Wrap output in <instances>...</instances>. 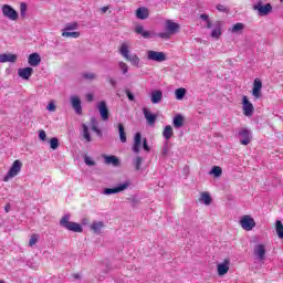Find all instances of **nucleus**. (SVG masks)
Masks as SVG:
<instances>
[{
    "mask_svg": "<svg viewBox=\"0 0 283 283\" xmlns=\"http://www.w3.org/2000/svg\"><path fill=\"white\" fill-rule=\"evenodd\" d=\"M92 123H96V120L92 119ZM92 130L96 133L98 130V126H96V124H93L92 125Z\"/></svg>",
    "mask_w": 283,
    "mask_h": 283,
    "instance_id": "5fc2aeb1",
    "label": "nucleus"
},
{
    "mask_svg": "<svg viewBox=\"0 0 283 283\" xmlns=\"http://www.w3.org/2000/svg\"><path fill=\"white\" fill-rule=\"evenodd\" d=\"M103 229H105V223L103 221H93L91 224V231H93L95 235H101Z\"/></svg>",
    "mask_w": 283,
    "mask_h": 283,
    "instance_id": "a211bd4d",
    "label": "nucleus"
},
{
    "mask_svg": "<svg viewBox=\"0 0 283 283\" xmlns=\"http://www.w3.org/2000/svg\"><path fill=\"white\" fill-rule=\"evenodd\" d=\"M97 109L102 120H109V109L107 108V103H105V101L97 103Z\"/></svg>",
    "mask_w": 283,
    "mask_h": 283,
    "instance_id": "4468645a",
    "label": "nucleus"
},
{
    "mask_svg": "<svg viewBox=\"0 0 283 283\" xmlns=\"http://www.w3.org/2000/svg\"><path fill=\"white\" fill-rule=\"evenodd\" d=\"M46 109L49 112H56V105H54V102L49 103V105L46 106Z\"/></svg>",
    "mask_w": 283,
    "mask_h": 283,
    "instance_id": "de8ad7c7",
    "label": "nucleus"
},
{
    "mask_svg": "<svg viewBox=\"0 0 283 283\" xmlns=\"http://www.w3.org/2000/svg\"><path fill=\"white\" fill-rule=\"evenodd\" d=\"M199 200H200V202H202L206 206L211 205V196L209 195V192L201 193V197Z\"/></svg>",
    "mask_w": 283,
    "mask_h": 283,
    "instance_id": "72a5a7b5",
    "label": "nucleus"
},
{
    "mask_svg": "<svg viewBox=\"0 0 283 283\" xmlns=\"http://www.w3.org/2000/svg\"><path fill=\"white\" fill-rule=\"evenodd\" d=\"M238 136L240 138L241 145H249V143H251V139L253 138L251 129L249 128H241L238 133Z\"/></svg>",
    "mask_w": 283,
    "mask_h": 283,
    "instance_id": "9b49d317",
    "label": "nucleus"
},
{
    "mask_svg": "<svg viewBox=\"0 0 283 283\" xmlns=\"http://www.w3.org/2000/svg\"><path fill=\"white\" fill-rule=\"evenodd\" d=\"M146 54L148 61H155L156 63H163L167 61V54H165V52L148 50Z\"/></svg>",
    "mask_w": 283,
    "mask_h": 283,
    "instance_id": "423d86ee",
    "label": "nucleus"
},
{
    "mask_svg": "<svg viewBox=\"0 0 283 283\" xmlns=\"http://www.w3.org/2000/svg\"><path fill=\"white\" fill-rule=\"evenodd\" d=\"M275 229L279 238L282 240L283 239V224L281 220H276L275 222Z\"/></svg>",
    "mask_w": 283,
    "mask_h": 283,
    "instance_id": "f704fd0d",
    "label": "nucleus"
},
{
    "mask_svg": "<svg viewBox=\"0 0 283 283\" xmlns=\"http://www.w3.org/2000/svg\"><path fill=\"white\" fill-rule=\"evenodd\" d=\"M23 167V163L21 160L13 161L11 168L9 169L8 174L3 177V182H9L12 178H17L19 174H21V168Z\"/></svg>",
    "mask_w": 283,
    "mask_h": 283,
    "instance_id": "7ed1b4c3",
    "label": "nucleus"
},
{
    "mask_svg": "<svg viewBox=\"0 0 283 283\" xmlns=\"http://www.w3.org/2000/svg\"><path fill=\"white\" fill-rule=\"evenodd\" d=\"M129 187H132V181L130 180H126L124 182L117 184L113 188L104 189L103 193H104V196H112L114 193H120L123 191H126V189H129Z\"/></svg>",
    "mask_w": 283,
    "mask_h": 283,
    "instance_id": "20e7f679",
    "label": "nucleus"
},
{
    "mask_svg": "<svg viewBox=\"0 0 283 283\" xmlns=\"http://www.w3.org/2000/svg\"><path fill=\"white\" fill-rule=\"evenodd\" d=\"M70 30H76V24H67L64 31L70 32Z\"/></svg>",
    "mask_w": 283,
    "mask_h": 283,
    "instance_id": "3c124183",
    "label": "nucleus"
},
{
    "mask_svg": "<svg viewBox=\"0 0 283 283\" xmlns=\"http://www.w3.org/2000/svg\"><path fill=\"white\" fill-rule=\"evenodd\" d=\"M218 275H227L229 273V261H224L217 266Z\"/></svg>",
    "mask_w": 283,
    "mask_h": 283,
    "instance_id": "a878e982",
    "label": "nucleus"
},
{
    "mask_svg": "<svg viewBox=\"0 0 283 283\" xmlns=\"http://www.w3.org/2000/svg\"><path fill=\"white\" fill-rule=\"evenodd\" d=\"M161 155L164 157L169 156V144L167 142L165 143V145H164V147L161 149Z\"/></svg>",
    "mask_w": 283,
    "mask_h": 283,
    "instance_id": "37998d69",
    "label": "nucleus"
},
{
    "mask_svg": "<svg viewBox=\"0 0 283 283\" xmlns=\"http://www.w3.org/2000/svg\"><path fill=\"white\" fill-rule=\"evenodd\" d=\"M200 19H202V21L207 22V21H209V15L203 13L200 15Z\"/></svg>",
    "mask_w": 283,
    "mask_h": 283,
    "instance_id": "6e6d98bb",
    "label": "nucleus"
},
{
    "mask_svg": "<svg viewBox=\"0 0 283 283\" xmlns=\"http://www.w3.org/2000/svg\"><path fill=\"white\" fill-rule=\"evenodd\" d=\"M143 148H144L145 151H151V148L147 144V138L143 139Z\"/></svg>",
    "mask_w": 283,
    "mask_h": 283,
    "instance_id": "09e8293b",
    "label": "nucleus"
},
{
    "mask_svg": "<svg viewBox=\"0 0 283 283\" xmlns=\"http://www.w3.org/2000/svg\"><path fill=\"white\" fill-rule=\"evenodd\" d=\"M95 134H97V136L101 138L103 136V130H101V128H97V130H95Z\"/></svg>",
    "mask_w": 283,
    "mask_h": 283,
    "instance_id": "4d7b16f0",
    "label": "nucleus"
},
{
    "mask_svg": "<svg viewBox=\"0 0 283 283\" xmlns=\"http://www.w3.org/2000/svg\"><path fill=\"white\" fill-rule=\"evenodd\" d=\"M17 54L3 53L0 54V63H17Z\"/></svg>",
    "mask_w": 283,
    "mask_h": 283,
    "instance_id": "aec40b11",
    "label": "nucleus"
},
{
    "mask_svg": "<svg viewBox=\"0 0 283 283\" xmlns=\"http://www.w3.org/2000/svg\"><path fill=\"white\" fill-rule=\"evenodd\" d=\"M209 175L214 176V178H220V176H222V168H220V166H213Z\"/></svg>",
    "mask_w": 283,
    "mask_h": 283,
    "instance_id": "473e14b6",
    "label": "nucleus"
},
{
    "mask_svg": "<svg viewBox=\"0 0 283 283\" xmlns=\"http://www.w3.org/2000/svg\"><path fill=\"white\" fill-rule=\"evenodd\" d=\"M143 114H144V118H146V123L147 125H149V127H154V125H156V120L158 118V115L149 112V108L144 107L142 109Z\"/></svg>",
    "mask_w": 283,
    "mask_h": 283,
    "instance_id": "f8f14e48",
    "label": "nucleus"
},
{
    "mask_svg": "<svg viewBox=\"0 0 283 283\" xmlns=\"http://www.w3.org/2000/svg\"><path fill=\"white\" fill-rule=\"evenodd\" d=\"M28 63L31 67H38L41 64V55L39 53H31L28 57Z\"/></svg>",
    "mask_w": 283,
    "mask_h": 283,
    "instance_id": "412c9836",
    "label": "nucleus"
},
{
    "mask_svg": "<svg viewBox=\"0 0 283 283\" xmlns=\"http://www.w3.org/2000/svg\"><path fill=\"white\" fill-rule=\"evenodd\" d=\"M175 96L177 101H182L187 96V88L180 87L175 91Z\"/></svg>",
    "mask_w": 283,
    "mask_h": 283,
    "instance_id": "7c9ffc66",
    "label": "nucleus"
},
{
    "mask_svg": "<svg viewBox=\"0 0 283 283\" xmlns=\"http://www.w3.org/2000/svg\"><path fill=\"white\" fill-rule=\"evenodd\" d=\"M136 17L140 19L142 21H145V19H149V9L145 7H140L136 10Z\"/></svg>",
    "mask_w": 283,
    "mask_h": 283,
    "instance_id": "393cba45",
    "label": "nucleus"
},
{
    "mask_svg": "<svg viewBox=\"0 0 283 283\" xmlns=\"http://www.w3.org/2000/svg\"><path fill=\"white\" fill-rule=\"evenodd\" d=\"M143 145V135L140 133H136L134 136L133 151L134 154H140V147Z\"/></svg>",
    "mask_w": 283,
    "mask_h": 283,
    "instance_id": "f3484780",
    "label": "nucleus"
},
{
    "mask_svg": "<svg viewBox=\"0 0 283 283\" xmlns=\"http://www.w3.org/2000/svg\"><path fill=\"white\" fill-rule=\"evenodd\" d=\"M2 14L6 19H9V21H17V19H19V12L10 4L2 6Z\"/></svg>",
    "mask_w": 283,
    "mask_h": 283,
    "instance_id": "0eeeda50",
    "label": "nucleus"
},
{
    "mask_svg": "<svg viewBox=\"0 0 283 283\" xmlns=\"http://www.w3.org/2000/svg\"><path fill=\"white\" fill-rule=\"evenodd\" d=\"M253 10H256L260 17H266V14L273 11V7L271 6V3H266L265 6H263L262 1H259L253 4Z\"/></svg>",
    "mask_w": 283,
    "mask_h": 283,
    "instance_id": "1a4fd4ad",
    "label": "nucleus"
},
{
    "mask_svg": "<svg viewBox=\"0 0 283 283\" xmlns=\"http://www.w3.org/2000/svg\"><path fill=\"white\" fill-rule=\"evenodd\" d=\"M157 36H159V39H170L171 33L169 31L160 32V33L157 34Z\"/></svg>",
    "mask_w": 283,
    "mask_h": 283,
    "instance_id": "a18cd8bd",
    "label": "nucleus"
},
{
    "mask_svg": "<svg viewBox=\"0 0 283 283\" xmlns=\"http://www.w3.org/2000/svg\"><path fill=\"white\" fill-rule=\"evenodd\" d=\"M281 1H283V0H281Z\"/></svg>",
    "mask_w": 283,
    "mask_h": 283,
    "instance_id": "69168bd1",
    "label": "nucleus"
},
{
    "mask_svg": "<svg viewBox=\"0 0 283 283\" xmlns=\"http://www.w3.org/2000/svg\"><path fill=\"white\" fill-rule=\"evenodd\" d=\"M82 136L86 143H92V135L90 134V127L86 124H82Z\"/></svg>",
    "mask_w": 283,
    "mask_h": 283,
    "instance_id": "cd10ccee",
    "label": "nucleus"
},
{
    "mask_svg": "<svg viewBox=\"0 0 283 283\" xmlns=\"http://www.w3.org/2000/svg\"><path fill=\"white\" fill-rule=\"evenodd\" d=\"M27 13H28V4H25V2H21V4H20L21 17H25Z\"/></svg>",
    "mask_w": 283,
    "mask_h": 283,
    "instance_id": "ea45409f",
    "label": "nucleus"
},
{
    "mask_svg": "<svg viewBox=\"0 0 283 283\" xmlns=\"http://www.w3.org/2000/svg\"><path fill=\"white\" fill-rule=\"evenodd\" d=\"M134 165L137 169V171L140 169V166L143 165V157L138 156L134 159Z\"/></svg>",
    "mask_w": 283,
    "mask_h": 283,
    "instance_id": "a19ab883",
    "label": "nucleus"
},
{
    "mask_svg": "<svg viewBox=\"0 0 283 283\" xmlns=\"http://www.w3.org/2000/svg\"><path fill=\"white\" fill-rule=\"evenodd\" d=\"M242 30H244V24L237 23L232 27L231 32L235 34L238 32H242Z\"/></svg>",
    "mask_w": 283,
    "mask_h": 283,
    "instance_id": "e433bc0d",
    "label": "nucleus"
},
{
    "mask_svg": "<svg viewBox=\"0 0 283 283\" xmlns=\"http://www.w3.org/2000/svg\"><path fill=\"white\" fill-rule=\"evenodd\" d=\"M119 54L126 60L129 61L134 67H140V57L136 54H129V43L123 42L119 46Z\"/></svg>",
    "mask_w": 283,
    "mask_h": 283,
    "instance_id": "f257e3e1",
    "label": "nucleus"
},
{
    "mask_svg": "<svg viewBox=\"0 0 283 283\" xmlns=\"http://www.w3.org/2000/svg\"><path fill=\"white\" fill-rule=\"evenodd\" d=\"M73 277H74L75 280H78V279L81 277V275L74 274Z\"/></svg>",
    "mask_w": 283,
    "mask_h": 283,
    "instance_id": "e2e57ef3",
    "label": "nucleus"
},
{
    "mask_svg": "<svg viewBox=\"0 0 283 283\" xmlns=\"http://www.w3.org/2000/svg\"><path fill=\"white\" fill-rule=\"evenodd\" d=\"M83 78H86L87 81H93V78H96V75L94 73H84Z\"/></svg>",
    "mask_w": 283,
    "mask_h": 283,
    "instance_id": "49530a36",
    "label": "nucleus"
},
{
    "mask_svg": "<svg viewBox=\"0 0 283 283\" xmlns=\"http://www.w3.org/2000/svg\"><path fill=\"white\" fill-rule=\"evenodd\" d=\"M62 36L65 39H78L81 36V32L78 31H62Z\"/></svg>",
    "mask_w": 283,
    "mask_h": 283,
    "instance_id": "c85d7f7f",
    "label": "nucleus"
},
{
    "mask_svg": "<svg viewBox=\"0 0 283 283\" xmlns=\"http://www.w3.org/2000/svg\"><path fill=\"white\" fill-rule=\"evenodd\" d=\"M239 224L243 231H253L255 229V219L249 214H244L240 218Z\"/></svg>",
    "mask_w": 283,
    "mask_h": 283,
    "instance_id": "39448f33",
    "label": "nucleus"
},
{
    "mask_svg": "<svg viewBox=\"0 0 283 283\" xmlns=\"http://www.w3.org/2000/svg\"><path fill=\"white\" fill-rule=\"evenodd\" d=\"M166 30L171 34H176V32H178V30H180V25L171 20H167L166 21Z\"/></svg>",
    "mask_w": 283,
    "mask_h": 283,
    "instance_id": "b1692460",
    "label": "nucleus"
},
{
    "mask_svg": "<svg viewBox=\"0 0 283 283\" xmlns=\"http://www.w3.org/2000/svg\"><path fill=\"white\" fill-rule=\"evenodd\" d=\"M206 23H207V28H211V21L208 20Z\"/></svg>",
    "mask_w": 283,
    "mask_h": 283,
    "instance_id": "680f3d73",
    "label": "nucleus"
},
{
    "mask_svg": "<svg viewBox=\"0 0 283 283\" xmlns=\"http://www.w3.org/2000/svg\"><path fill=\"white\" fill-rule=\"evenodd\" d=\"M6 211L8 212V207H6Z\"/></svg>",
    "mask_w": 283,
    "mask_h": 283,
    "instance_id": "0e129e2a",
    "label": "nucleus"
},
{
    "mask_svg": "<svg viewBox=\"0 0 283 283\" xmlns=\"http://www.w3.org/2000/svg\"><path fill=\"white\" fill-rule=\"evenodd\" d=\"M163 136L166 140H170L171 139V136H174V128H171L170 125H167L165 128H164V132H163Z\"/></svg>",
    "mask_w": 283,
    "mask_h": 283,
    "instance_id": "2f4dec72",
    "label": "nucleus"
},
{
    "mask_svg": "<svg viewBox=\"0 0 283 283\" xmlns=\"http://www.w3.org/2000/svg\"><path fill=\"white\" fill-rule=\"evenodd\" d=\"M51 149H59V138L53 137L50 139Z\"/></svg>",
    "mask_w": 283,
    "mask_h": 283,
    "instance_id": "58836bf2",
    "label": "nucleus"
},
{
    "mask_svg": "<svg viewBox=\"0 0 283 283\" xmlns=\"http://www.w3.org/2000/svg\"><path fill=\"white\" fill-rule=\"evenodd\" d=\"M36 242H39V234H33V235L30 238L29 247H34V244H36Z\"/></svg>",
    "mask_w": 283,
    "mask_h": 283,
    "instance_id": "79ce46f5",
    "label": "nucleus"
},
{
    "mask_svg": "<svg viewBox=\"0 0 283 283\" xmlns=\"http://www.w3.org/2000/svg\"><path fill=\"white\" fill-rule=\"evenodd\" d=\"M135 32L136 34L143 36V39H154V36H156V33L154 31L145 30V27H143V24L135 25Z\"/></svg>",
    "mask_w": 283,
    "mask_h": 283,
    "instance_id": "ddd939ff",
    "label": "nucleus"
},
{
    "mask_svg": "<svg viewBox=\"0 0 283 283\" xmlns=\"http://www.w3.org/2000/svg\"><path fill=\"white\" fill-rule=\"evenodd\" d=\"M217 10H218L219 12H227V7H224L223 4H218V6H217Z\"/></svg>",
    "mask_w": 283,
    "mask_h": 283,
    "instance_id": "603ef678",
    "label": "nucleus"
},
{
    "mask_svg": "<svg viewBox=\"0 0 283 283\" xmlns=\"http://www.w3.org/2000/svg\"><path fill=\"white\" fill-rule=\"evenodd\" d=\"M212 39H220L222 36V29L220 27H217L211 32Z\"/></svg>",
    "mask_w": 283,
    "mask_h": 283,
    "instance_id": "c9c22d12",
    "label": "nucleus"
},
{
    "mask_svg": "<svg viewBox=\"0 0 283 283\" xmlns=\"http://www.w3.org/2000/svg\"><path fill=\"white\" fill-rule=\"evenodd\" d=\"M253 255L259 262H264L266 259V245L259 243L253 248Z\"/></svg>",
    "mask_w": 283,
    "mask_h": 283,
    "instance_id": "6e6552de",
    "label": "nucleus"
},
{
    "mask_svg": "<svg viewBox=\"0 0 283 283\" xmlns=\"http://www.w3.org/2000/svg\"><path fill=\"white\" fill-rule=\"evenodd\" d=\"M117 127L120 143H127V133H125V126L123 124H118Z\"/></svg>",
    "mask_w": 283,
    "mask_h": 283,
    "instance_id": "c756f323",
    "label": "nucleus"
},
{
    "mask_svg": "<svg viewBox=\"0 0 283 283\" xmlns=\"http://www.w3.org/2000/svg\"><path fill=\"white\" fill-rule=\"evenodd\" d=\"M86 101H88V103H92V101H94V95L91 93L86 94Z\"/></svg>",
    "mask_w": 283,
    "mask_h": 283,
    "instance_id": "864d4df0",
    "label": "nucleus"
},
{
    "mask_svg": "<svg viewBox=\"0 0 283 283\" xmlns=\"http://www.w3.org/2000/svg\"><path fill=\"white\" fill-rule=\"evenodd\" d=\"M60 224L67 231H73V233H83V227L80 223L71 222L70 214L63 216Z\"/></svg>",
    "mask_w": 283,
    "mask_h": 283,
    "instance_id": "f03ea898",
    "label": "nucleus"
},
{
    "mask_svg": "<svg viewBox=\"0 0 283 283\" xmlns=\"http://www.w3.org/2000/svg\"><path fill=\"white\" fill-rule=\"evenodd\" d=\"M71 105L77 115L83 114V106H81V98L76 95L71 96Z\"/></svg>",
    "mask_w": 283,
    "mask_h": 283,
    "instance_id": "dca6fc26",
    "label": "nucleus"
},
{
    "mask_svg": "<svg viewBox=\"0 0 283 283\" xmlns=\"http://www.w3.org/2000/svg\"><path fill=\"white\" fill-rule=\"evenodd\" d=\"M172 125L177 129H180L185 125V117L181 114H178L172 119Z\"/></svg>",
    "mask_w": 283,
    "mask_h": 283,
    "instance_id": "bb28decb",
    "label": "nucleus"
},
{
    "mask_svg": "<svg viewBox=\"0 0 283 283\" xmlns=\"http://www.w3.org/2000/svg\"><path fill=\"white\" fill-rule=\"evenodd\" d=\"M252 96L258 99L262 96V81L260 78H255L252 87Z\"/></svg>",
    "mask_w": 283,
    "mask_h": 283,
    "instance_id": "2eb2a0df",
    "label": "nucleus"
},
{
    "mask_svg": "<svg viewBox=\"0 0 283 283\" xmlns=\"http://www.w3.org/2000/svg\"><path fill=\"white\" fill-rule=\"evenodd\" d=\"M104 163L106 165H113V167H118V165H120V159H118V157L111 155H104Z\"/></svg>",
    "mask_w": 283,
    "mask_h": 283,
    "instance_id": "5701e85b",
    "label": "nucleus"
},
{
    "mask_svg": "<svg viewBox=\"0 0 283 283\" xmlns=\"http://www.w3.org/2000/svg\"><path fill=\"white\" fill-rule=\"evenodd\" d=\"M127 97H128V101H134V94L127 92Z\"/></svg>",
    "mask_w": 283,
    "mask_h": 283,
    "instance_id": "bf43d9fd",
    "label": "nucleus"
},
{
    "mask_svg": "<svg viewBox=\"0 0 283 283\" xmlns=\"http://www.w3.org/2000/svg\"><path fill=\"white\" fill-rule=\"evenodd\" d=\"M242 109H243L244 116H248V117L253 116V112H255V107L253 106V103L249 101V97L247 95L242 97Z\"/></svg>",
    "mask_w": 283,
    "mask_h": 283,
    "instance_id": "9d476101",
    "label": "nucleus"
},
{
    "mask_svg": "<svg viewBox=\"0 0 283 283\" xmlns=\"http://www.w3.org/2000/svg\"><path fill=\"white\" fill-rule=\"evenodd\" d=\"M150 101L153 105H158L163 101V91L155 90L150 93Z\"/></svg>",
    "mask_w": 283,
    "mask_h": 283,
    "instance_id": "4be33fe9",
    "label": "nucleus"
},
{
    "mask_svg": "<svg viewBox=\"0 0 283 283\" xmlns=\"http://www.w3.org/2000/svg\"><path fill=\"white\" fill-rule=\"evenodd\" d=\"M109 83H111L112 87H116V80L109 78Z\"/></svg>",
    "mask_w": 283,
    "mask_h": 283,
    "instance_id": "13d9d810",
    "label": "nucleus"
},
{
    "mask_svg": "<svg viewBox=\"0 0 283 283\" xmlns=\"http://www.w3.org/2000/svg\"><path fill=\"white\" fill-rule=\"evenodd\" d=\"M33 72H34V70L30 66L19 69L18 76H20V78H23L24 81H28L30 78V76H32Z\"/></svg>",
    "mask_w": 283,
    "mask_h": 283,
    "instance_id": "6ab92c4d",
    "label": "nucleus"
},
{
    "mask_svg": "<svg viewBox=\"0 0 283 283\" xmlns=\"http://www.w3.org/2000/svg\"><path fill=\"white\" fill-rule=\"evenodd\" d=\"M107 10H109V7H103L102 8V12H107Z\"/></svg>",
    "mask_w": 283,
    "mask_h": 283,
    "instance_id": "052dcab7",
    "label": "nucleus"
},
{
    "mask_svg": "<svg viewBox=\"0 0 283 283\" xmlns=\"http://www.w3.org/2000/svg\"><path fill=\"white\" fill-rule=\"evenodd\" d=\"M84 163L85 165H87L88 167H94L96 165V163H94V160H92V158H90L88 156L84 157Z\"/></svg>",
    "mask_w": 283,
    "mask_h": 283,
    "instance_id": "c03bdc74",
    "label": "nucleus"
},
{
    "mask_svg": "<svg viewBox=\"0 0 283 283\" xmlns=\"http://www.w3.org/2000/svg\"><path fill=\"white\" fill-rule=\"evenodd\" d=\"M39 138H40V140H46L48 139V135L45 134V130H40L39 132Z\"/></svg>",
    "mask_w": 283,
    "mask_h": 283,
    "instance_id": "8fccbe9b",
    "label": "nucleus"
},
{
    "mask_svg": "<svg viewBox=\"0 0 283 283\" xmlns=\"http://www.w3.org/2000/svg\"><path fill=\"white\" fill-rule=\"evenodd\" d=\"M118 67L123 74H127V72H129V66L125 62H119Z\"/></svg>",
    "mask_w": 283,
    "mask_h": 283,
    "instance_id": "4c0bfd02",
    "label": "nucleus"
}]
</instances>
